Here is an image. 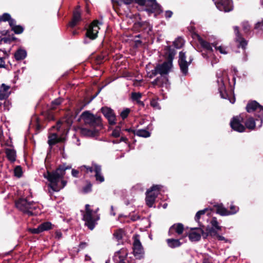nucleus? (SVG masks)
Returning a JSON list of instances; mask_svg holds the SVG:
<instances>
[{
    "instance_id": "obj_1",
    "label": "nucleus",
    "mask_w": 263,
    "mask_h": 263,
    "mask_svg": "<svg viewBox=\"0 0 263 263\" xmlns=\"http://www.w3.org/2000/svg\"><path fill=\"white\" fill-rule=\"evenodd\" d=\"M66 168L60 167L52 173L47 172L44 174V177L49 181V187L54 192H58L63 188L66 182L62 179Z\"/></svg>"
},
{
    "instance_id": "obj_2",
    "label": "nucleus",
    "mask_w": 263,
    "mask_h": 263,
    "mask_svg": "<svg viewBox=\"0 0 263 263\" xmlns=\"http://www.w3.org/2000/svg\"><path fill=\"white\" fill-rule=\"evenodd\" d=\"M176 54L174 49H172L171 47H167L165 49V56L168 59V61L164 62L162 64L157 65L155 68L152 70V73L149 74V78H152L157 74H161V78H163V74H166L169 72L172 68V60Z\"/></svg>"
},
{
    "instance_id": "obj_3",
    "label": "nucleus",
    "mask_w": 263,
    "mask_h": 263,
    "mask_svg": "<svg viewBox=\"0 0 263 263\" xmlns=\"http://www.w3.org/2000/svg\"><path fill=\"white\" fill-rule=\"evenodd\" d=\"M16 208L29 216L39 213V207L36 203L29 202L26 199H20L15 203Z\"/></svg>"
},
{
    "instance_id": "obj_4",
    "label": "nucleus",
    "mask_w": 263,
    "mask_h": 263,
    "mask_svg": "<svg viewBox=\"0 0 263 263\" xmlns=\"http://www.w3.org/2000/svg\"><path fill=\"white\" fill-rule=\"evenodd\" d=\"M134 0H123L126 4H132ZM138 4L145 6L146 8L145 11L148 15L152 13L154 14V16H156L159 14L162 10L160 6L156 3L155 0H135Z\"/></svg>"
},
{
    "instance_id": "obj_5",
    "label": "nucleus",
    "mask_w": 263,
    "mask_h": 263,
    "mask_svg": "<svg viewBox=\"0 0 263 263\" xmlns=\"http://www.w3.org/2000/svg\"><path fill=\"white\" fill-rule=\"evenodd\" d=\"M81 118L85 124L90 127L101 128V119L99 116H95L89 111H85L82 113Z\"/></svg>"
},
{
    "instance_id": "obj_6",
    "label": "nucleus",
    "mask_w": 263,
    "mask_h": 263,
    "mask_svg": "<svg viewBox=\"0 0 263 263\" xmlns=\"http://www.w3.org/2000/svg\"><path fill=\"white\" fill-rule=\"evenodd\" d=\"M89 206V204L85 205L86 213L83 215V220L85 221V224L92 230L99 217L96 212L90 209Z\"/></svg>"
},
{
    "instance_id": "obj_7",
    "label": "nucleus",
    "mask_w": 263,
    "mask_h": 263,
    "mask_svg": "<svg viewBox=\"0 0 263 263\" xmlns=\"http://www.w3.org/2000/svg\"><path fill=\"white\" fill-rule=\"evenodd\" d=\"M161 186L156 185L153 186L151 190H148L146 193V202L147 205L152 207L155 201V199L159 193V190Z\"/></svg>"
},
{
    "instance_id": "obj_8",
    "label": "nucleus",
    "mask_w": 263,
    "mask_h": 263,
    "mask_svg": "<svg viewBox=\"0 0 263 263\" xmlns=\"http://www.w3.org/2000/svg\"><path fill=\"white\" fill-rule=\"evenodd\" d=\"M133 254L137 259H140L144 256V252L139 240V235L134 236Z\"/></svg>"
},
{
    "instance_id": "obj_9",
    "label": "nucleus",
    "mask_w": 263,
    "mask_h": 263,
    "mask_svg": "<svg viewBox=\"0 0 263 263\" xmlns=\"http://www.w3.org/2000/svg\"><path fill=\"white\" fill-rule=\"evenodd\" d=\"M222 74V72L220 71L219 73H217V83L218 84V90L220 94L221 97L223 99H229L230 102L233 104L235 102V98H233L230 99L228 98V95L226 91V88L223 83V79L220 77Z\"/></svg>"
},
{
    "instance_id": "obj_10",
    "label": "nucleus",
    "mask_w": 263,
    "mask_h": 263,
    "mask_svg": "<svg viewBox=\"0 0 263 263\" xmlns=\"http://www.w3.org/2000/svg\"><path fill=\"white\" fill-rule=\"evenodd\" d=\"M243 120V118L241 115L233 117L230 122L232 128L238 132H243L245 129V126L241 124Z\"/></svg>"
},
{
    "instance_id": "obj_11",
    "label": "nucleus",
    "mask_w": 263,
    "mask_h": 263,
    "mask_svg": "<svg viewBox=\"0 0 263 263\" xmlns=\"http://www.w3.org/2000/svg\"><path fill=\"white\" fill-rule=\"evenodd\" d=\"M213 1L220 11L229 12L232 10L231 0H213Z\"/></svg>"
},
{
    "instance_id": "obj_12",
    "label": "nucleus",
    "mask_w": 263,
    "mask_h": 263,
    "mask_svg": "<svg viewBox=\"0 0 263 263\" xmlns=\"http://www.w3.org/2000/svg\"><path fill=\"white\" fill-rule=\"evenodd\" d=\"M81 171H86L87 173L92 172L93 171H94L95 172L96 180L97 181L102 182L104 180V177L101 173V167L100 166L94 165L92 167H91L83 166L81 167Z\"/></svg>"
},
{
    "instance_id": "obj_13",
    "label": "nucleus",
    "mask_w": 263,
    "mask_h": 263,
    "mask_svg": "<svg viewBox=\"0 0 263 263\" xmlns=\"http://www.w3.org/2000/svg\"><path fill=\"white\" fill-rule=\"evenodd\" d=\"M98 24L99 22L98 21H95L91 23L86 32L87 37L92 40L97 37V34L100 29Z\"/></svg>"
},
{
    "instance_id": "obj_14",
    "label": "nucleus",
    "mask_w": 263,
    "mask_h": 263,
    "mask_svg": "<svg viewBox=\"0 0 263 263\" xmlns=\"http://www.w3.org/2000/svg\"><path fill=\"white\" fill-rule=\"evenodd\" d=\"M185 53L183 52L179 53V65L181 72L184 74H186L188 71V66L191 64L192 60L191 59L189 62L185 60Z\"/></svg>"
},
{
    "instance_id": "obj_15",
    "label": "nucleus",
    "mask_w": 263,
    "mask_h": 263,
    "mask_svg": "<svg viewBox=\"0 0 263 263\" xmlns=\"http://www.w3.org/2000/svg\"><path fill=\"white\" fill-rule=\"evenodd\" d=\"M101 111L104 116L108 119L110 124H115L116 116L110 108L107 107H102Z\"/></svg>"
},
{
    "instance_id": "obj_16",
    "label": "nucleus",
    "mask_w": 263,
    "mask_h": 263,
    "mask_svg": "<svg viewBox=\"0 0 263 263\" xmlns=\"http://www.w3.org/2000/svg\"><path fill=\"white\" fill-rule=\"evenodd\" d=\"M127 255V250L122 249L116 252L114 257L115 263H126L125 259Z\"/></svg>"
},
{
    "instance_id": "obj_17",
    "label": "nucleus",
    "mask_w": 263,
    "mask_h": 263,
    "mask_svg": "<svg viewBox=\"0 0 263 263\" xmlns=\"http://www.w3.org/2000/svg\"><path fill=\"white\" fill-rule=\"evenodd\" d=\"M211 224L212 227L210 228L208 227L206 230L209 235L214 236L216 235L217 231L221 230V227L219 226L218 222L215 218H213L212 219Z\"/></svg>"
},
{
    "instance_id": "obj_18",
    "label": "nucleus",
    "mask_w": 263,
    "mask_h": 263,
    "mask_svg": "<svg viewBox=\"0 0 263 263\" xmlns=\"http://www.w3.org/2000/svg\"><path fill=\"white\" fill-rule=\"evenodd\" d=\"M184 230V227L182 224L178 223L173 225L169 230V235L173 236L180 235L182 234Z\"/></svg>"
},
{
    "instance_id": "obj_19",
    "label": "nucleus",
    "mask_w": 263,
    "mask_h": 263,
    "mask_svg": "<svg viewBox=\"0 0 263 263\" xmlns=\"http://www.w3.org/2000/svg\"><path fill=\"white\" fill-rule=\"evenodd\" d=\"M99 129L90 127L89 128L83 127L80 129V133L83 136L94 137L98 134Z\"/></svg>"
},
{
    "instance_id": "obj_20",
    "label": "nucleus",
    "mask_w": 263,
    "mask_h": 263,
    "mask_svg": "<svg viewBox=\"0 0 263 263\" xmlns=\"http://www.w3.org/2000/svg\"><path fill=\"white\" fill-rule=\"evenodd\" d=\"M203 231L200 229H194L189 235V237L192 241H198L200 239L201 234Z\"/></svg>"
},
{
    "instance_id": "obj_21",
    "label": "nucleus",
    "mask_w": 263,
    "mask_h": 263,
    "mask_svg": "<svg viewBox=\"0 0 263 263\" xmlns=\"http://www.w3.org/2000/svg\"><path fill=\"white\" fill-rule=\"evenodd\" d=\"M234 29L236 36V41L239 43V47L245 48L247 44V41L240 35L238 27H234Z\"/></svg>"
},
{
    "instance_id": "obj_22",
    "label": "nucleus",
    "mask_w": 263,
    "mask_h": 263,
    "mask_svg": "<svg viewBox=\"0 0 263 263\" xmlns=\"http://www.w3.org/2000/svg\"><path fill=\"white\" fill-rule=\"evenodd\" d=\"M81 20L80 12L79 8L75 10L73 12V18L72 21L69 23V25L73 27L78 24V23Z\"/></svg>"
},
{
    "instance_id": "obj_23",
    "label": "nucleus",
    "mask_w": 263,
    "mask_h": 263,
    "mask_svg": "<svg viewBox=\"0 0 263 263\" xmlns=\"http://www.w3.org/2000/svg\"><path fill=\"white\" fill-rule=\"evenodd\" d=\"M48 144L51 146L59 142H63L65 138L63 137H58L56 134H52L49 136Z\"/></svg>"
},
{
    "instance_id": "obj_24",
    "label": "nucleus",
    "mask_w": 263,
    "mask_h": 263,
    "mask_svg": "<svg viewBox=\"0 0 263 263\" xmlns=\"http://www.w3.org/2000/svg\"><path fill=\"white\" fill-rule=\"evenodd\" d=\"M247 110L248 112H252L255 110L259 109L260 111H263V107L259 105L256 101H253L248 104L247 107Z\"/></svg>"
},
{
    "instance_id": "obj_25",
    "label": "nucleus",
    "mask_w": 263,
    "mask_h": 263,
    "mask_svg": "<svg viewBox=\"0 0 263 263\" xmlns=\"http://www.w3.org/2000/svg\"><path fill=\"white\" fill-rule=\"evenodd\" d=\"M5 152L7 158L11 162H14L16 160V152L12 148H6Z\"/></svg>"
},
{
    "instance_id": "obj_26",
    "label": "nucleus",
    "mask_w": 263,
    "mask_h": 263,
    "mask_svg": "<svg viewBox=\"0 0 263 263\" xmlns=\"http://www.w3.org/2000/svg\"><path fill=\"white\" fill-rule=\"evenodd\" d=\"M9 89V87L8 86L4 84H3L1 86L0 89V99L3 100L5 98H7L8 96V91Z\"/></svg>"
},
{
    "instance_id": "obj_27",
    "label": "nucleus",
    "mask_w": 263,
    "mask_h": 263,
    "mask_svg": "<svg viewBox=\"0 0 263 263\" xmlns=\"http://www.w3.org/2000/svg\"><path fill=\"white\" fill-rule=\"evenodd\" d=\"M196 35L197 37L199 43L203 48L207 49L208 50L211 51H212L213 50L211 44L209 42L203 40L198 34H196Z\"/></svg>"
},
{
    "instance_id": "obj_28",
    "label": "nucleus",
    "mask_w": 263,
    "mask_h": 263,
    "mask_svg": "<svg viewBox=\"0 0 263 263\" xmlns=\"http://www.w3.org/2000/svg\"><path fill=\"white\" fill-rule=\"evenodd\" d=\"M9 25L11 26L12 30L14 31L15 33H21L23 31V28L21 26L15 25V21L14 20H11L9 21Z\"/></svg>"
},
{
    "instance_id": "obj_29",
    "label": "nucleus",
    "mask_w": 263,
    "mask_h": 263,
    "mask_svg": "<svg viewBox=\"0 0 263 263\" xmlns=\"http://www.w3.org/2000/svg\"><path fill=\"white\" fill-rule=\"evenodd\" d=\"M217 51H218L221 54H227V48L225 46L220 45L218 42H214L212 43Z\"/></svg>"
},
{
    "instance_id": "obj_30",
    "label": "nucleus",
    "mask_w": 263,
    "mask_h": 263,
    "mask_svg": "<svg viewBox=\"0 0 263 263\" xmlns=\"http://www.w3.org/2000/svg\"><path fill=\"white\" fill-rule=\"evenodd\" d=\"M27 55V52L26 50L19 49H18L14 54V57L16 60H21L26 58Z\"/></svg>"
},
{
    "instance_id": "obj_31",
    "label": "nucleus",
    "mask_w": 263,
    "mask_h": 263,
    "mask_svg": "<svg viewBox=\"0 0 263 263\" xmlns=\"http://www.w3.org/2000/svg\"><path fill=\"white\" fill-rule=\"evenodd\" d=\"M216 212L222 216L229 215L228 210H227L222 204L216 205Z\"/></svg>"
},
{
    "instance_id": "obj_32",
    "label": "nucleus",
    "mask_w": 263,
    "mask_h": 263,
    "mask_svg": "<svg viewBox=\"0 0 263 263\" xmlns=\"http://www.w3.org/2000/svg\"><path fill=\"white\" fill-rule=\"evenodd\" d=\"M168 246L171 248H175L180 246L181 243L179 239H167L166 240Z\"/></svg>"
},
{
    "instance_id": "obj_33",
    "label": "nucleus",
    "mask_w": 263,
    "mask_h": 263,
    "mask_svg": "<svg viewBox=\"0 0 263 263\" xmlns=\"http://www.w3.org/2000/svg\"><path fill=\"white\" fill-rule=\"evenodd\" d=\"M163 80V82L161 83L160 80L159 78L155 80L153 82V85H160V86L163 87V85H165L166 87H167L168 84H167L168 80L166 77H163L162 78Z\"/></svg>"
},
{
    "instance_id": "obj_34",
    "label": "nucleus",
    "mask_w": 263,
    "mask_h": 263,
    "mask_svg": "<svg viewBox=\"0 0 263 263\" xmlns=\"http://www.w3.org/2000/svg\"><path fill=\"white\" fill-rule=\"evenodd\" d=\"M135 134L139 137L147 138L149 137L151 134L145 129H139L136 131Z\"/></svg>"
},
{
    "instance_id": "obj_35",
    "label": "nucleus",
    "mask_w": 263,
    "mask_h": 263,
    "mask_svg": "<svg viewBox=\"0 0 263 263\" xmlns=\"http://www.w3.org/2000/svg\"><path fill=\"white\" fill-rule=\"evenodd\" d=\"M141 97L142 95L140 92H133L132 93V98L133 100L136 101L138 103L141 105H144L143 103L140 100Z\"/></svg>"
},
{
    "instance_id": "obj_36",
    "label": "nucleus",
    "mask_w": 263,
    "mask_h": 263,
    "mask_svg": "<svg viewBox=\"0 0 263 263\" xmlns=\"http://www.w3.org/2000/svg\"><path fill=\"white\" fill-rule=\"evenodd\" d=\"M124 235V232L122 229H118L114 233V237L118 240L122 239Z\"/></svg>"
},
{
    "instance_id": "obj_37",
    "label": "nucleus",
    "mask_w": 263,
    "mask_h": 263,
    "mask_svg": "<svg viewBox=\"0 0 263 263\" xmlns=\"http://www.w3.org/2000/svg\"><path fill=\"white\" fill-rule=\"evenodd\" d=\"M41 232L48 230L51 229V224L50 222H44L39 226Z\"/></svg>"
},
{
    "instance_id": "obj_38",
    "label": "nucleus",
    "mask_w": 263,
    "mask_h": 263,
    "mask_svg": "<svg viewBox=\"0 0 263 263\" xmlns=\"http://www.w3.org/2000/svg\"><path fill=\"white\" fill-rule=\"evenodd\" d=\"M245 124L246 127L250 129H254L255 125L254 120L252 118H249L246 121Z\"/></svg>"
},
{
    "instance_id": "obj_39",
    "label": "nucleus",
    "mask_w": 263,
    "mask_h": 263,
    "mask_svg": "<svg viewBox=\"0 0 263 263\" xmlns=\"http://www.w3.org/2000/svg\"><path fill=\"white\" fill-rule=\"evenodd\" d=\"M173 44L176 48H180L184 44V41L181 37H178L174 42Z\"/></svg>"
},
{
    "instance_id": "obj_40",
    "label": "nucleus",
    "mask_w": 263,
    "mask_h": 263,
    "mask_svg": "<svg viewBox=\"0 0 263 263\" xmlns=\"http://www.w3.org/2000/svg\"><path fill=\"white\" fill-rule=\"evenodd\" d=\"M3 55L0 57V68H4L5 66V62L3 61V59L7 58L9 56V53L6 51H2Z\"/></svg>"
},
{
    "instance_id": "obj_41",
    "label": "nucleus",
    "mask_w": 263,
    "mask_h": 263,
    "mask_svg": "<svg viewBox=\"0 0 263 263\" xmlns=\"http://www.w3.org/2000/svg\"><path fill=\"white\" fill-rule=\"evenodd\" d=\"M120 126H117L112 131L111 135L115 138L119 137L120 135Z\"/></svg>"
},
{
    "instance_id": "obj_42",
    "label": "nucleus",
    "mask_w": 263,
    "mask_h": 263,
    "mask_svg": "<svg viewBox=\"0 0 263 263\" xmlns=\"http://www.w3.org/2000/svg\"><path fill=\"white\" fill-rule=\"evenodd\" d=\"M12 20L11 18L10 15L8 13H4L2 15H0V22L2 21H10V20Z\"/></svg>"
},
{
    "instance_id": "obj_43",
    "label": "nucleus",
    "mask_w": 263,
    "mask_h": 263,
    "mask_svg": "<svg viewBox=\"0 0 263 263\" xmlns=\"http://www.w3.org/2000/svg\"><path fill=\"white\" fill-rule=\"evenodd\" d=\"M239 210V208L234 205H232L230 206V210L228 211L229 215L234 214L236 213Z\"/></svg>"
},
{
    "instance_id": "obj_44",
    "label": "nucleus",
    "mask_w": 263,
    "mask_h": 263,
    "mask_svg": "<svg viewBox=\"0 0 263 263\" xmlns=\"http://www.w3.org/2000/svg\"><path fill=\"white\" fill-rule=\"evenodd\" d=\"M151 106L156 109H160V107L159 106V103L156 99H153L151 102Z\"/></svg>"
},
{
    "instance_id": "obj_45",
    "label": "nucleus",
    "mask_w": 263,
    "mask_h": 263,
    "mask_svg": "<svg viewBox=\"0 0 263 263\" xmlns=\"http://www.w3.org/2000/svg\"><path fill=\"white\" fill-rule=\"evenodd\" d=\"M22 173V168L20 166H16L14 169V175L15 176L20 177Z\"/></svg>"
},
{
    "instance_id": "obj_46",
    "label": "nucleus",
    "mask_w": 263,
    "mask_h": 263,
    "mask_svg": "<svg viewBox=\"0 0 263 263\" xmlns=\"http://www.w3.org/2000/svg\"><path fill=\"white\" fill-rule=\"evenodd\" d=\"M206 211H207V209H205L203 210L198 211L196 214V216L195 217V220L197 221L199 219L200 216L201 215L204 214Z\"/></svg>"
},
{
    "instance_id": "obj_47",
    "label": "nucleus",
    "mask_w": 263,
    "mask_h": 263,
    "mask_svg": "<svg viewBox=\"0 0 263 263\" xmlns=\"http://www.w3.org/2000/svg\"><path fill=\"white\" fill-rule=\"evenodd\" d=\"M62 100L60 98L56 99L52 102V108L54 109L56 106L60 105L62 103Z\"/></svg>"
},
{
    "instance_id": "obj_48",
    "label": "nucleus",
    "mask_w": 263,
    "mask_h": 263,
    "mask_svg": "<svg viewBox=\"0 0 263 263\" xmlns=\"http://www.w3.org/2000/svg\"><path fill=\"white\" fill-rule=\"evenodd\" d=\"M129 113V109L128 108H126V109H124L121 112L120 116H121V117L123 119H124L128 116Z\"/></svg>"
},
{
    "instance_id": "obj_49",
    "label": "nucleus",
    "mask_w": 263,
    "mask_h": 263,
    "mask_svg": "<svg viewBox=\"0 0 263 263\" xmlns=\"http://www.w3.org/2000/svg\"><path fill=\"white\" fill-rule=\"evenodd\" d=\"M242 27H243V30L246 32H247V31H248L249 30V29H250V25H249V23L248 22H242Z\"/></svg>"
},
{
    "instance_id": "obj_50",
    "label": "nucleus",
    "mask_w": 263,
    "mask_h": 263,
    "mask_svg": "<svg viewBox=\"0 0 263 263\" xmlns=\"http://www.w3.org/2000/svg\"><path fill=\"white\" fill-rule=\"evenodd\" d=\"M214 236H216V237L217 238V239L219 240H223L224 241V242H230V241L225 238L223 236H221V235H219L218 234H217V233H216V235H215Z\"/></svg>"
},
{
    "instance_id": "obj_51",
    "label": "nucleus",
    "mask_w": 263,
    "mask_h": 263,
    "mask_svg": "<svg viewBox=\"0 0 263 263\" xmlns=\"http://www.w3.org/2000/svg\"><path fill=\"white\" fill-rule=\"evenodd\" d=\"M91 184L90 183H88L86 185V186L83 189V191L84 193H88L91 190Z\"/></svg>"
},
{
    "instance_id": "obj_52",
    "label": "nucleus",
    "mask_w": 263,
    "mask_h": 263,
    "mask_svg": "<svg viewBox=\"0 0 263 263\" xmlns=\"http://www.w3.org/2000/svg\"><path fill=\"white\" fill-rule=\"evenodd\" d=\"M173 15V12L171 11H166L164 13V16L166 18H170Z\"/></svg>"
},
{
    "instance_id": "obj_53",
    "label": "nucleus",
    "mask_w": 263,
    "mask_h": 263,
    "mask_svg": "<svg viewBox=\"0 0 263 263\" xmlns=\"http://www.w3.org/2000/svg\"><path fill=\"white\" fill-rule=\"evenodd\" d=\"M30 231L33 234H38L41 233L40 230L39 229V227H38L37 228L30 229Z\"/></svg>"
},
{
    "instance_id": "obj_54",
    "label": "nucleus",
    "mask_w": 263,
    "mask_h": 263,
    "mask_svg": "<svg viewBox=\"0 0 263 263\" xmlns=\"http://www.w3.org/2000/svg\"><path fill=\"white\" fill-rule=\"evenodd\" d=\"M255 29H263V22H258L255 25Z\"/></svg>"
},
{
    "instance_id": "obj_55",
    "label": "nucleus",
    "mask_w": 263,
    "mask_h": 263,
    "mask_svg": "<svg viewBox=\"0 0 263 263\" xmlns=\"http://www.w3.org/2000/svg\"><path fill=\"white\" fill-rule=\"evenodd\" d=\"M71 173L73 177H77L78 174V171L75 170H72Z\"/></svg>"
},
{
    "instance_id": "obj_56",
    "label": "nucleus",
    "mask_w": 263,
    "mask_h": 263,
    "mask_svg": "<svg viewBox=\"0 0 263 263\" xmlns=\"http://www.w3.org/2000/svg\"><path fill=\"white\" fill-rule=\"evenodd\" d=\"M62 233L61 232H59V231H57L55 233V236H56V237H57L58 238H61L62 237Z\"/></svg>"
},
{
    "instance_id": "obj_57",
    "label": "nucleus",
    "mask_w": 263,
    "mask_h": 263,
    "mask_svg": "<svg viewBox=\"0 0 263 263\" xmlns=\"http://www.w3.org/2000/svg\"><path fill=\"white\" fill-rule=\"evenodd\" d=\"M140 83H141V81L136 80V81H134V85L135 86H139L140 85Z\"/></svg>"
},
{
    "instance_id": "obj_58",
    "label": "nucleus",
    "mask_w": 263,
    "mask_h": 263,
    "mask_svg": "<svg viewBox=\"0 0 263 263\" xmlns=\"http://www.w3.org/2000/svg\"><path fill=\"white\" fill-rule=\"evenodd\" d=\"M85 259V260H90L91 259V258L90 256H89L88 255H86Z\"/></svg>"
},
{
    "instance_id": "obj_59",
    "label": "nucleus",
    "mask_w": 263,
    "mask_h": 263,
    "mask_svg": "<svg viewBox=\"0 0 263 263\" xmlns=\"http://www.w3.org/2000/svg\"><path fill=\"white\" fill-rule=\"evenodd\" d=\"M60 124L61 123L59 122L58 123L57 125V126H56V128H57L58 130L59 129V128H60Z\"/></svg>"
},
{
    "instance_id": "obj_60",
    "label": "nucleus",
    "mask_w": 263,
    "mask_h": 263,
    "mask_svg": "<svg viewBox=\"0 0 263 263\" xmlns=\"http://www.w3.org/2000/svg\"><path fill=\"white\" fill-rule=\"evenodd\" d=\"M127 139L125 137H121L120 141H125Z\"/></svg>"
},
{
    "instance_id": "obj_61",
    "label": "nucleus",
    "mask_w": 263,
    "mask_h": 263,
    "mask_svg": "<svg viewBox=\"0 0 263 263\" xmlns=\"http://www.w3.org/2000/svg\"><path fill=\"white\" fill-rule=\"evenodd\" d=\"M86 245V243H82L81 245H80V247L81 248H83Z\"/></svg>"
},
{
    "instance_id": "obj_62",
    "label": "nucleus",
    "mask_w": 263,
    "mask_h": 263,
    "mask_svg": "<svg viewBox=\"0 0 263 263\" xmlns=\"http://www.w3.org/2000/svg\"><path fill=\"white\" fill-rule=\"evenodd\" d=\"M2 135H3V131L1 129H0V138L2 137Z\"/></svg>"
},
{
    "instance_id": "obj_63",
    "label": "nucleus",
    "mask_w": 263,
    "mask_h": 263,
    "mask_svg": "<svg viewBox=\"0 0 263 263\" xmlns=\"http://www.w3.org/2000/svg\"><path fill=\"white\" fill-rule=\"evenodd\" d=\"M128 263H135L134 261H129L128 260Z\"/></svg>"
},
{
    "instance_id": "obj_64",
    "label": "nucleus",
    "mask_w": 263,
    "mask_h": 263,
    "mask_svg": "<svg viewBox=\"0 0 263 263\" xmlns=\"http://www.w3.org/2000/svg\"><path fill=\"white\" fill-rule=\"evenodd\" d=\"M105 263H110L109 260H107L106 261Z\"/></svg>"
}]
</instances>
